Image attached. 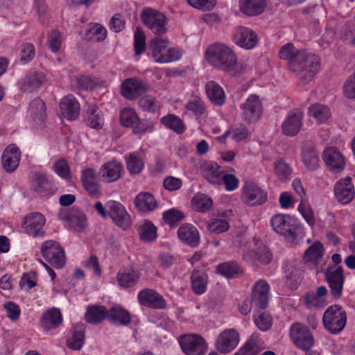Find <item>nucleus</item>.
<instances>
[{
  "label": "nucleus",
  "mask_w": 355,
  "mask_h": 355,
  "mask_svg": "<svg viewBox=\"0 0 355 355\" xmlns=\"http://www.w3.org/2000/svg\"><path fill=\"white\" fill-rule=\"evenodd\" d=\"M279 57L288 62L289 69L296 73L303 84L311 81L319 71V56L304 50L296 49L293 43L289 42L283 45L279 50Z\"/></svg>",
  "instance_id": "1"
},
{
  "label": "nucleus",
  "mask_w": 355,
  "mask_h": 355,
  "mask_svg": "<svg viewBox=\"0 0 355 355\" xmlns=\"http://www.w3.org/2000/svg\"><path fill=\"white\" fill-rule=\"evenodd\" d=\"M207 56L213 66L234 76L241 74L245 69L243 64L237 62L234 51L225 44H215L210 46L207 51Z\"/></svg>",
  "instance_id": "2"
},
{
  "label": "nucleus",
  "mask_w": 355,
  "mask_h": 355,
  "mask_svg": "<svg viewBox=\"0 0 355 355\" xmlns=\"http://www.w3.org/2000/svg\"><path fill=\"white\" fill-rule=\"evenodd\" d=\"M272 230L286 239L294 241L304 234L303 225L295 217L289 214H276L270 220Z\"/></svg>",
  "instance_id": "3"
},
{
  "label": "nucleus",
  "mask_w": 355,
  "mask_h": 355,
  "mask_svg": "<svg viewBox=\"0 0 355 355\" xmlns=\"http://www.w3.org/2000/svg\"><path fill=\"white\" fill-rule=\"evenodd\" d=\"M167 39L155 37L149 42L152 56L157 62L169 63L180 60L182 51L178 48H170Z\"/></svg>",
  "instance_id": "4"
},
{
  "label": "nucleus",
  "mask_w": 355,
  "mask_h": 355,
  "mask_svg": "<svg viewBox=\"0 0 355 355\" xmlns=\"http://www.w3.org/2000/svg\"><path fill=\"white\" fill-rule=\"evenodd\" d=\"M347 313L340 305H331L324 311L322 317L324 328L331 334H338L347 323Z\"/></svg>",
  "instance_id": "5"
},
{
  "label": "nucleus",
  "mask_w": 355,
  "mask_h": 355,
  "mask_svg": "<svg viewBox=\"0 0 355 355\" xmlns=\"http://www.w3.org/2000/svg\"><path fill=\"white\" fill-rule=\"evenodd\" d=\"M43 258L53 267L62 268L64 266L65 253L60 244L53 240L45 241L41 246Z\"/></svg>",
  "instance_id": "6"
},
{
  "label": "nucleus",
  "mask_w": 355,
  "mask_h": 355,
  "mask_svg": "<svg viewBox=\"0 0 355 355\" xmlns=\"http://www.w3.org/2000/svg\"><path fill=\"white\" fill-rule=\"evenodd\" d=\"M292 342L299 349L309 351L314 345V338L309 328L302 323H293L289 331Z\"/></svg>",
  "instance_id": "7"
},
{
  "label": "nucleus",
  "mask_w": 355,
  "mask_h": 355,
  "mask_svg": "<svg viewBox=\"0 0 355 355\" xmlns=\"http://www.w3.org/2000/svg\"><path fill=\"white\" fill-rule=\"evenodd\" d=\"M141 17L144 26L153 33L159 35L166 31V17L162 12L146 8L143 11Z\"/></svg>",
  "instance_id": "8"
},
{
  "label": "nucleus",
  "mask_w": 355,
  "mask_h": 355,
  "mask_svg": "<svg viewBox=\"0 0 355 355\" xmlns=\"http://www.w3.org/2000/svg\"><path fill=\"white\" fill-rule=\"evenodd\" d=\"M179 343L187 355H205L207 346L204 338L197 334H187L180 338Z\"/></svg>",
  "instance_id": "9"
},
{
  "label": "nucleus",
  "mask_w": 355,
  "mask_h": 355,
  "mask_svg": "<svg viewBox=\"0 0 355 355\" xmlns=\"http://www.w3.org/2000/svg\"><path fill=\"white\" fill-rule=\"evenodd\" d=\"M46 218L43 214L39 212L28 214L22 223L24 232L33 238H42L45 236L44 226Z\"/></svg>",
  "instance_id": "10"
},
{
  "label": "nucleus",
  "mask_w": 355,
  "mask_h": 355,
  "mask_svg": "<svg viewBox=\"0 0 355 355\" xmlns=\"http://www.w3.org/2000/svg\"><path fill=\"white\" fill-rule=\"evenodd\" d=\"M240 336L234 329H226L218 336L216 349L221 354H226L232 352L239 345Z\"/></svg>",
  "instance_id": "11"
},
{
  "label": "nucleus",
  "mask_w": 355,
  "mask_h": 355,
  "mask_svg": "<svg viewBox=\"0 0 355 355\" xmlns=\"http://www.w3.org/2000/svg\"><path fill=\"white\" fill-rule=\"evenodd\" d=\"M61 220L64 221L76 232H83L87 226L86 215L83 211L71 208L69 210L62 211L59 214Z\"/></svg>",
  "instance_id": "12"
},
{
  "label": "nucleus",
  "mask_w": 355,
  "mask_h": 355,
  "mask_svg": "<svg viewBox=\"0 0 355 355\" xmlns=\"http://www.w3.org/2000/svg\"><path fill=\"white\" fill-rule=\"evenodd\" d=\"M137 300L140 305L153 309H164L166 301L156 290L144 288L137 294Z\"/></svg>",
  "instance_id": "13"
},
{
  "label": "nucleus",
  "mask_w": 355,
  "mask_h": 355,
  "mask_svg": "<svg viewBox=\"0 0 355 355\" xmlns=\"http://www.w3.org/2000/svg\"><path fill=\"white\" fill-rule=\"evenodd\" d=\"M324 276L331 290L333 298L339 299L343 293L344 284L343 270L341 266L329 267Z\"/></svg>",
  "instance_id": "14"
},
{
  "label": "nucleus",
  "mask_w": 355,
  "mask_h": 355,
  "mask_svg": "<svg viewBox=\"0 0 355 355\" xmlns=\"http://www.w3.org/2000/svg\"><path fill=\"white\" fill-rule=\"evenodd\" d=\"M267 191L254 182L247 183L243 187L242 199L251 206L260 205L267 200Z\"/></svg>",
  "instance_id": "15"
},
{
  "label": "nucleus",
  "mask_w": 355,
  "mask_h": 355,
  "mask_svg": "<svg viewBox=\"0 0 355 355\" xmlns=\"http://www.w3.org/2000/svg\"><path fill=\"white\" fill-rule=\"evenodd\" d=\"M242 115L248 122L257 121L262 114L263 105L259 96L250 94L241 105Z\"/></svg>",
  "instance_id": "16"
},
{
  "label": "nucleus",
  "mask_w": 355,
  "mask_h": 355,
  "mask_svg": "<svg viewBox=\"0 0 355 355\" xmlns=\"http://www.w3.org/2000/svg\"><path fill=\"white\" fill-rule=\"evenodd\" d=\"M107 207L108 214L116 225L124 230L130 226V216L122 204L116 201H109Z\"/></svg>",
  "instance_id": "17"
},
{
  "label": "nucleus",
  "mask_w": 355,
  "mask_h": 355,
  "mask_svg": "<svg viewBox=\"0 0 355 355\" xmlns=\"http://www.w3.org/2000/svg\"><path fill=\"white\" fill-rule=\"evenodd\" d=\"M323 160L328 170L332 173H337L344 170L345 159L336 147H328L323 151Z\"/></svg>",
  "instance_id": "18"
},
{
  "label": "nucleus",
  "mask_w": 355,
  "mask_h": 355,
  "mask_svg": "<svg viewBox=\"0 0 355 355\" xmlns=\"http://www.w3.org/2000/svg\"><path fill=\"white\" fill-rule=\"evenodd\" d=\"M148 85L137 78L126 79L121 85V94L127 99L133 100L144 94Z\"/></svg>",
  "instance_id": "19"
},
{
  "label": "nucleus",
  "mask_w": 355,
  "mask_h": 355,
  "mask_svg": "<svg viewBox=\"0 0 355 355\" xmlns=\"http://www.w3.org/2000/svg\"><path fill=\"white\" fill-rule=\"evenodd\" d=\"M303 113L300 110L291 111L282 124L284 135L294 137L298 134L302 126Z\"/></svg>",
  "instance_id": "20"
},
{
  "label": "nucleus",
  "mask_w": 355,
  "mask_h": 355,
  "mask_svg": "<svg viewBox=\"0 0 355 355\" xmlns=\"http://www.w3.org/2000/svg\"><path fill=\"white\" fill-rule=\"evenodd\" d=\"M336 199L342 204L350 202L354 198V187L352 178L347 177L338 181L334 187Z\"/></svg>",
  "instance_id": "21"
},
{
  "label": "nucleus",
  "mask_w": 355,
  "mask_h": 355,
  "mask_svg": "<svg viewBox=\"0 0 355 355\" xmlns=\"http://www.w3.org/2000/svg\"><path fill=\"white\" fill-rule=\"evenodd\" d=\"M46 80V74L42 71H30L19 82L21 91L33 92L41 88Z\"/></svg>",
  "instance_id": "22"
},
{
  "label": "nucleus",
  "mask_w": 355,
  "mask_h": 355,
  "mask_svg": "<svg viewBox=\"0 0 355 355\" xmlns=\"http://www.w3.org/2000/svg\"><path fill=\"white\" fill-rule=\"evenodd\" d=\"M59 108L62 116L70 121L76 119L80 114V103L72 94H68L61 98Z\"/></svg>",
  "instance_id": "23"
},
{
  "label": "nucleus",
  "mask_w": 355,
  "mask_h": 355,
  "mask_svg": "<svg viewBox=\"0 0 355 355\" xmlns=\"http://www.w3.org/2000/svg\"><path fill=\"white\" fill-rule=\"evenodd\" d=\"M234 42L239 46L251 49L257 43V35L252 29L245 27H238L234 33Z\"/></svg>",
  "instance_id": "24"
},
{
  "label": "nucleus",
  "mask_w": 355,
  "mask_h": 355,
  "mask_svg": "<svg viewBox=\"0 0 355 355\" xmlns=\"http://www.w3.org/2000/svg\"><path fill=\"white\" fill-rule=\"evenodd\" d=\"M21 159L19 148L15 144L8 145L4 150L2 157V166L8 173L14 172L18 167Z\"/></svg>",
  "instance_id": "25"
},
{
  "label": "nucleus",
  "mask_w": 355,
  "mask_h": 355,
  "mask_svg": "<svg viewBox=\"0 0 355 355\" xmlns=\"http://www.w3.org/2000/svg\"><path fill=\"white\" fill-rule=\"evenodd\" d=\"M270 285L264 279H259L253 286L252 299L254 305L264 309L269 300Z\"/></svg>",
  "instance_id": "26"
},
{
  "label": "nucleus",
  "mask_w": 355,
  "mask_h": 355,
  "mask_svg": "<svg viewBox=\"0 0 355 355\" xmlns=\"http://www.w3.org/2000/svg\"><path fill=\"white\" fill-rule=\"evenodd\" d=\"M141 273L133 267L121 268L116 275V280L119 286L129 288L135 286L141 278Z\"/></svg>",
  "instance_id": "27"
},
{
  "label": "nucleus",
  "mask_w": 355,
  "mask_h": 355,
  "mask_svg": "<svg viewBox=\"0 0 355 355\" xmlns=\"http://www.w3.org/2000/svg\"><path fill=\"white\" fill-rule=\"evenodd\" d=\"M302 162L307 170L316 171L320 166L319 153L311 142H304L302 147Z\"/></svg>",
  "instance_id": "28"
},
{
  "label": "nucleus",
  "mask_w": 355,
  "mask_h": 355,
  "mask_svg": "<svg viewBox=\"0 0 355 355\" xmlns=\"http://www.w3.org/2000/svg\"><path fill=\"white\" fill-rule=\"evenodd\" d=\"M200 171L203 178L210 184L220 185L224 171L217 163L213 161H205L201 164Z\"/></svg>",
  "instance_id": "29"
},
{
  "label": "nucleus",
  "mask_w": 355,
  "mask_h": 355,
  "mask_svg": "<svg viewBox=\"0 0 355 355\" xmlns=\"http://www.w3.org/2000/svg\"><path fill=\"white\" fill-rule=\"evenodd\" d=\"M123 169V166L121 162L111 160L101 166L99 173L105 182H113L121 178Z\"/></svg>",
  "instance_id": "30"
},
{
  "label": "nucleus",
  "mask_w": 355,
  "mask_h": 355,
  "mask_svg": "<svg viewBox=\"0 0 355 355\" xmlns=\"http://www.w3.org/2000/svg\"><path fill=\"white\" fill-rule=\"evenodd\" d=\"M179 239L184 243L195 248L199 245L200 235L197 228L191 224H184L178 231Z\"/></svg>",
  "instance_id": "31"
},
{
  "label": "nucleus",
  "mask_w": 355,
  "mask_h": 355,
  "mask_svg": "<svg viewBox=\"0 0 355 355\" xmlns=\"http://www.w3.org/2000/svg\"><path fill=\"white\" fill-rule=\"evenodd\" d=\"M62 322L60 311L57 308H51L43 313L40 323L45 330H51L58 327Z\"/></svg>",
  "instance_id": "32"
},
{
  "label": "nucleus",
  "mask_w": 355,
  "mask_h": 355,
  "mask_svg": "<svg viewBox=\"0 0 355 355\" xmlns=\"http://www.w3.org/2000/svg\"><path fill=\"white\" fill-rule=\"evenodd\" d=\"M191 286L193 292L198 295L204 294L207 288L208 275L202 270L194 268L191 272Z\"/></svg>",
  "instance_id": "33"
},
{
  "label": "nucleus",
  "mask_w": 355,
  "mask_h": 355,
  "mask_svg": "<svg viewBox=\"0 0 355 355\" xmlns=\"http://www.w3.org/2000/svg\"><path fill=\"white\" fill-rule=\"evenodd\" d=\"M205 92L209 100L215 105L225 104L226 95L223 87L214 80L208 81L205 85Z\"/></svg>",
  "instance_id": "34"
},
{
  "label": "nucleus",
  "mask_w": 355,
  "mask_h": 355,
  "mask_svg": "<svg viewBox=\"0 0 355 355\" xmlns=\"http://www.w3.org/2000/svg\"><path fill=\"white\" fill-rule=\"evenodd\" d=\"M216 272L226 279H235L243 274L242 268L235 261L220 263L216 268Z\"/></svg>",
  "instance_id": "35"
},
{
  "label": "nucleus",
  "mask_w": 355,
  "mask_h": 355,
  "mask_svg": "<svg viewBox=\"0 0 355 355\" xmlns=\"http://www.w3.org/2000/svg\"><path fill=\"white\" fill-rule=\"evenodd\" d=\"M107 318L116 326H127L131 320L129 312L119 306H112L107 310Z\"/></svg>",
  "instance_id": "36"
},
{
  "label": "nucleus",
  "mask_w": 355,
  "mask_h": 355,
  "mask_svg": "<svg viewBox=\"0 0 355 355\" xmlns=\"http://www.w3.org/2000/svg\"><path fill=\"white\" fill-rule=\"evenodd\" d=\"M266 7V0H239L240 10L248 16L261 15Z\"/></svg>",
  "instance_id": "37"
},
{
  "label": "nucleus",
  "mask_w": 355,
  "mask_h": 355,
  "mask_svg": "<svg viewBox=\"0 0 355 355\" xmlns=\"http://www.w3.org/2000/svg\"><path fill=\"white\" fill-rule=\"evenodd\" d=\"M85 123L91 128L99 130L104 125L101 110L95 105H89L85 114Z\"/></svg>",
  "instance_id": "38"
},
{
  "label": "nucleus",
  "mask_w": 355,
  "mask_h": 355,
  "mask_svg": "<svg viewBox=\"0 0 355 355\" xmlns=\"http://www.w3.org/2000/svg\"><path fill=\"white\" fill-rule=\"evenodd\" d=\"M81 182L85 190L92 196L99 192V185L96 182V171L92 168H87L81 173Z\"/></svg>",
  "instance_id": "39"
},
{
  "label": "nucleus",
  "mask_w": 355,
  "mask_h": 355,
  "mask_svg": "<svg viewBox=\"0 0 355 355\" xmlns=\"http://www.w3.org/2000/svg\"><path fill=\"white\" fill-rule=\"evenodd\" d=\"M136 208L144 212H149L155 210L157 207V202L154 196L148 192H141L135 198Z\"/></svg>",
  "instance_id": "40"
},
{
  "label": "nucleus",
  "mask_w": 355,
  "mask_h": 355,
  "mask_svg": "<svg viewBox=\"0 0 355 355\" xmlns=\"http://www.w3.org/2000/svg\"><path fill=\"white\" fill-rule=\"evenodd\" d=\"M285 278L286 284L292 289H297L303 279V270L291 263L286 265Z\"/></svg>",
  "instance_id": "41"
},
{
  "label": "nucleus",
  "mask_w": 355,
  "mask_h": 355,
  "mask_svg": "<svg viewBox=\"0 0 355 355\" xmlns=\"http://www.w3.org/2000/svg\"><path fill=\"white\" fill-rule=\"evenodd\" d=\"M107 35V29L98 23L89 24L85 33V39L89 42H99L105 40Z\"/></svg>",
  "instance_id": "42"
},
{
  "label": "nucleus",
  "mask_w": 355,
  "mask_h": 355,
  "mask_svg": "<svg viewBox=\"0 0 355 355\" xmlns=\"http://www.w3.org/2000/svg\"><path fill=\"white\" fill-rule=\"evenodd\" d=\"M107 310L104 306L94 305L88 306L85 313V320L90 324H96L107 318Z\"/></svg>",
  "instance_id": "43"
},
{
  "label": "nucleus",
  "mask_w": 355,
  "mask_h": 355,
  "mask_svg": "<svg viewBox=\"0 0 355 355\" xmlns=\"http://www.w3.org/2000/svg\"><path fill=\"white\" fill-rule=\"evenodd\" d=\"M191 205L194 210L201 213H207L212 208L213 200L207 195L198 193L193 197Z\"/></svg>",
  "instance_id": "44"
},
{
  "label": "nucleus",
  "mask_w": 355,
  "mask_h": 355,
  "mask_svg": "<svg viewBox=\"0 0 355 355\" xmlns=\"http://www.w3.org/2000/svg\"><path fill=\"white\" fill-rule=\"evenodd\" d=\"M250 134V131L245 125L237 123L231 126V128L221 136V139H225L230 135L234 141L239 142L247 139Z\"/></svg>",
  "instance_id": "45"
},
{
  "label": "nucleus",
  "mask_w": 355,
  "mask_h": 355,
  "mask_svg": "<svg viewBox=\"0 0 355 355\" xmlns=\"http://www.w3.org/2000/svg\"><path fill=\"white\" fill-rule=\"evenodd\" d=\"M160 122L166 128L172 130L177 134H182L185 130V126L182 120L173 114H168L162 116Z\"/></svg>",
  "instance_id": "46"
},
{
  "label": "nucleus",
  "mask_w": 355,
  "mask_h": 355,
  "mask_svg": "<svg viewBox=\"0 0 355 355\" xmlns=\"http://www.w3.org/2000/svg\"><path fill=\"white\" fill-rule=\"evenodd\" d=\"M230 227L225 212L218 214V217L211 219L207 225L208 230L215 234L225 232L230 229Z\"/></svg>",
  "instance_id": "47"
},
{
  "label": "nucleus",
  "mask_w": 355,
  "mask_h": 355,
  "mask_svg": "<svg viewBox=\"0 0 355 355\" xmlns=\"http://www.w3.org/2000/svg\"><path fill=\"white\" fill-rule=\"evenodd\" d=\"M274 171L280 182H286L290 179L293 169L286 161L279 157L274 162Z\"/></svg>",
  "instance_id": "48"
},
{
  "label": "nucleus",
  "mask_w": 355,
  "mask_h": 355,
  "mask_svg": "<svg viewBox=\"0 0 355 355\" xmlns=\"http://www.w3.org/2000/svg\"><path fill=\"white\" fill-rule=\"evenodd\" d=\"M31 116L35 120L43 122L46 118V105L42 99L36 98L29 105Z\"/></svg>",
  "instance_id": "49"
},
{
  "label": "nucleus",
  "mask_w": 355,
  "mask_h": 355,
  "mask_svg": "<svg viewBox=\"0 0 355 355\" xmlns=\"http://www.w3.org/2000/svg\"><path fill=\"white\" fill-rule=\"evenodd\" d=\"M323 256V246L320 241H315L305 251L303 259L304 262L316 264Z\"/></svg>",
  "instance_id": "50"
},
{
  "label": "nucleus",
  "mask_w": 355,
  "mask_h": 355,
  "mask_svg": "<svg viewBox=\"0 0 355 355\" xmlns=\"http://www.w3.org/2000/svg\"><path fill=\"white\" fill-rule=\"evenodd\" d=\"M309 114L320 123L327 122L331 116L329 108L326 105L318 103L313 104L309 107Z\"/></svg>",
  "instance_id": "51"
},
{
  "label": "nucleus",
  "mask_w": 355,
  "mask_h": 355,
  "mask_svg": "<svg viewBox=\"0 0 355 355\" xmlns=\"http://www.w3.org/2000/svg\"><path fill=\"white\" fill-rule=\"evenodd\" d=\"M187 113L194 116L197 119L206 116V108L203 101L199 98H194L186 104Z\"/></svg>",
  "instance_id": "52"
},
{
  "label": "nucleus",
  "mask_w": 355,
  "mask_h": 355,
  "mask_svg": "<svg viewBox=\"0 0 355 355\" xmlns=\"http://www.w3.org/2000/svg\"><path fill=\"white\" fill-rule=\"evenodd\" d=\"M127 169L131 174H139L142 171L144 164L139 153L134 152L126 155Z\"/></svg>",
  "instance_id": "53"
},
{
  "label": "nucleus",
  "mask_w": 355,
  "mask_h": 355,
  "mask_svg": "<svg viewBox=\"0 0 355 355\" xmlns=\"http://www.w3.org/2000/svg\"><path fill=\"white\" fill-rule=\"evenodd\" d=\"M139 234L143 241L151 242L157 238V227L151 221L146 220L139 227Z\"/></svg>",
  "instance_id": "54"
},
{
  "label": "nucleus",
  "mask_w": 355,
  "mask_h": 355,
  "mask_svg": "<svg viewBox=\"0 0 355 355\" xmlns=\"http://www.w3.org/2000/svg\"><path fill=\"white\" fill-rule=\"evenodd\" d=\"M33 187L35 192L42 193L52 189L51 182L49 177L42 173H36L33 181Z\"/></svg>",
  "instance_id": "55"
},
{
  "label": "nucleus",
  "mask_w": 355,
  "mask_h": 355,
  "mask_svg": "<svg viewBox=\"0 0 355 355\" xmlns=\"http://www.w3.org/2000/svg\"><path fill=\"white\" fill-rule=\"evenodd\" d=\"M85 335L83 329H75L67 340V346L73 350H80L85 343Z\"/></svg>",
  "instance_id": "56"
},
{
  "label": "nucleus",
  "mask_w": 355,
  "mask_h": 355,
  "mask_svg": "<svg viewBox=\"0 0 355 355\" xmlns=\"http://www.w3.org/2000/svg\"><path fill=\"white\" fill-rule=\"evenodd\" d=\"M120 121L123 126L134 129L137 122H139V116L132 109L125 107L121 112Z\"/></svg>",
  "instance_id": "57"
},
{
  "label": "nucleus",
  "mask_w": 355,
  "mask_h": 355,
  "mask_svg": "<svg viewBox=\"0 0 355 355\" xmlns=\"http://www.w3.org/2000/svg\"><path fill=\"white\" fill-rule=\"evenodd\" d=\"M185 218L183 212L176 209H171L163 213V220L170 226H177Z\"/></svg>",
  "instance_id": "58"
},
{
  "label": "nucleus",
  "mask_w": 355,
  "mask_h": 355,
  "mask_svg": "<svg viewBox=\"0 0 355 355\" xmlns=\"http://www.w3.org/2000/svg\"><path fill=\"white\" fill-rule=\"evenodd\" d=\"M146 49V35L143 31L137 28L134 33V50L137 55H142Z\"/></svg>",
  "instance_id": "59"
},
{
  "label": "nucleus",
  "mask_w": 355,
  "mask_h": 355,
  "mask_svg": "<svg viewBox=\"0 0 355 355\" xmlns=\"http://www.w3.org/2000/svg\"><path fill=\"white\" fill-rule=\"evenodd\" d=\"M139 104L143 110L150 113H157L160 109L159 102L154 97L149 96L141 98Z\"/></svg>",
  "instance_id": "60"
},
{
  "label": "nucleus",
  "mask_w": 355,
  "mask_h": 355,
  "mask_svg": "<svg viewBox=\"0 0 355 355\" xmlns=\"http://www.w3.org/2000/svg\"><path fill=\"white\" fill-rule=\"evenodd\" d=\"M297 210L310 227L315 225V220L313 209L309 204L304 202L303 199H301Z\"/></svg>",
  "instance_id": "61"
},
{
  "label": "nucleus",
  "mask_w": 355,
  "mask_h": 355,
  "mask_svg": "<svg viewBox=\"0 0 355 355\" xmlns=\"http://www.w3.org/2000/svg\"><path fill=\"white\" fill-rule=\"evenodd\" d=\"M53 171L62 179L68 180L71 178L69 164L64 158H60L55 162Z\"/></svg>",
  "instance_id": "62"
},
{
  "label": "nucleus",
  "mask_w": 355,
  "mask_h": 355,
  "mask_svg": "<svg viewBox=\"0 0 355 355\" xmlns=\"http://www.w3.org/2000/svg\"><path fill=\"white\" fill-rule=\"evenodd\" d=\"M254 258L261 263L267 265L272 259V253L266 245H261L254 250Z\"/></svg>",
  "instance_id": "63"
},
{
  "label": "nucleus",
  "mask_w": 355,
  "mask_h": 355,
  "mask_svg": "<svg viewBox=\"0 0 355 355\" xmlns=\"http://www.w3.org/2000/svg\"><path fill=\"white\" fill-rule=\"evenodd\" d=\"M62 44V37L59 31L53 30L49 33L47 44L51 52L56 53L60 51Z\"/></svg>",
  "instance_id": "64"
}]
</instances>
